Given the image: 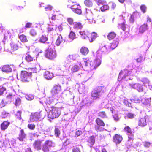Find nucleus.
<instances>
[{"label": "nucleus", "instance_id": "1", "mask_svg": "<svg viewBox=\"0 0 152 152\" xmlns=\"http://www.w3.org/2000/svg\"><path fill=\"white\" fill-rule=\"evenodd\" d=\"M61 107H58L57 105L54 106V107H52L49 111L48 115L50 118L53 119L58 117L61 114Z\"/></svg>", "mask_w": 152, "mask_h": 152}, {"label": "nucleus", "instance_id": "2", "mask_svg": "<svg viewBox=\"0 0 152 152\" xmlns=\"http://www.w3.org/2000/svg\"><path fill=\"white\" fill-rule=\"evenodd\" d=\"M31 72L22 71L19 76L17 75V77L18 79L20 80L22 82H28L31 78Z\"/></svg>", "mask_w": 152, "mask_h": 152}, {"label": "nucleus", "instance_id": "3", "mask_svg": "<svg viewBox=\"0 0 152 152\" xmlns=\"http://www.w3.org/2000/svg\"><path fill=\"white\" fill-rule=\"evenodd\" d=\"M57 56L56 51L52 48H49L46 51L45 56L49 59L53 60Z\"/></svg>", "mask_w": 152, "mask_h": 152}, {"label": "nucleus", "instance_id": "4", "mask_svg": "<svg viewBox=\"0 0 152 152\" xmlns=\"http://www.w3.org/2000/svg\"><path fill=\"white\" fill-rule=\"evenodd\" d=\"M53 142L52 141L49 140H46L42 147V150L43 152H49L50 147L53 146Z\"/></svg>", "mask_w": 152, "mask_h": 152}, {"label": "nucleus", "instance_id": "5", "mask_svg": "<svg viewBox=\"0 0 152 152\" xmlns=\"http://www.w3.org/2000/svg\"><path fill=\"white\" fill-rule=\"evenodd\" d=\"M46 106L45 108L47 110H50V109L52 108V107H54L53 105L55 104L56 105H57V104L55 103L54 102L53 99L50 98H48L45 101Z\"/></svg>", "mask_w": 152, "mask_h": 152}, {"label": "nucleus", "instance_id": "6", "mask_svg": "<svg viewBox=\"0 0 152 152\" xmlns=\"http://www.w3.org/2000/svg\"><path fill=\"white\" fill-rule=\"evenodd\" d=\"M41 115L39 112L31 113V115L30 120L31 122H34L38 120L41 118Z\"/></svg>", "mask_w": 152, "mask_h": 152}, {"label": "nucleus", "instance_id": "7", "mask_svg": "<svg viewBox=\"0 0 152 152\" xmlns=\"http://www.w3.org/2000/svg\"><path fill=\"white\" fill-rule=\"evenodd\" d=\"M70 8L72 11L76 14L80 15L82 13L81 7L79 4H75L72 5Z\"/></svg>", "mask_w": 152, "mask_h": 152}, {"label": "nucleus", "instance_id": "8", "mask_svg": "<svg viewBox=\"0 0 152 152\" xmlns=\"http://www.w3.org/2000/svg\"><path fill=\"white\" fill-rule=\"evenodd\" d=\"M123 140L122 136L119 134H115L113 137V141L116 144H120Z\"/></svg>", "mask_w": 152, "mask_h": 152}, {"label": "nucleus", "instance_id": "9", "mask_svg": "<svg viewBox=\"0 0 152 152\" xmlns=\"http://www.w3.org/2000/svg\"><path fill=\"white\" fill-rule=\"evenodd\" d=\"M129 71L127 69H124L121 71L120 72L118 79L120 78L121 80L125 79L126 77H129Z\"/></svg>", "mask_w": 152, "mask_h": 152}, {"label": "nucleus", "instance_id": "10", "mask_svg": "<svg viewBox=\"0 0 152 152\" xmlns=\"http://www.w3.org/2000/svg\"><path fill=\"white\" fill-rule=\"evenodd\" d=\"M61 90V87L59 84L55 85L51 91V94L53 95L59 93Z\"/></svg>", "mask_w": 152, "mask_h": 152}, {"label": "nucleus", "instance_id": "11", "mask_svg": "<svg viewBox=\"0 0 152 152\" xmlns=\"http://www.w3.org/2000/svg\"><path fill=\"white\" fill-rule=\"evenodd\" d=\"M95 121L98 126L95 127V129L96 130L100 129V127H104L105 126V124L103 121L99 118H96Z\"/></svg>", "mask_w": 152, "mask_h": 152}, {"label": "nucleus", "instance_id": "12", "mask_svg": "<svg viewBox=\"0 0 152 152\" xmlns=\"http://www.w3.org/2000/svg\"><path fill=\"white\" fill-rule=\"evenodd\" d=\"M42 143V141L40 140H35L33 144L34 148L37 150H41Z\"/></svg>", "mask_w": 152, "mask_h": 152}, {"label": "nucleus", "instance_id": "13", "mask_svg": "<svg viewBox=\"0 0 152 152\" xmlns=\"http://www.w3.org/2000/svg\"><path fill=\"white\" fill-rule=\"evenodd\" d=\"M101 60L99 59H96L92 61L91 68L93 69H96L101 64Z\"/></svg>", "mask_w": 152, "mask_h": 152}, {"label": "nucleus", "instance_id": "14", "mask_svg": "<svg viewBox=\"0 0 152 152\" xmlns=\"http://www.w3.org/2000/svg\"><path fill=\"white\" fill-rule=\"evenodd\" d=\"M87 37H88L90 42H91L95 40L97 37V34L96 33L93 32L87 34Z\"/></svg>", "mask_w": 152, "mask_h": 152}, {"label": "nucleus", "instance_id": "15", "mask_svg": "<svg viewBox=\"0 0 152 152\" xmlns=\"http://www.w3.org/2000/svg\"><path fill=\"white\" fill-rule=\"evenodd\" d=\"M107 51L106 48L105 46H103L102 47L99 48L98 50L96 52L97 56H100L105 53Z\"/></svg>", "mask_w": 152, "mask_h": 152}, {"label": "nucleus", "instance_id": "16", "mask_svg": "<svg viewBox=\"0 0 152 152\" xmlns=\"http://www.w3.org/2000/svg\"><path fill=\"white\" fill-rule=\"evenodd\" d=\"M44 76L46 79L51 80L53 77V74L52 72L47 71L45 72Z\"/></svg>", "mask_w": 152, "mask_h": 152}, {"label": "nucleus", "instance_id": "17", "mask_svg": "<svg viewBox=\"0 0 152 152\" xmlns=\"http://www.w3.org/2000/svg\"><path fill=\"white\" fill-rule=\"evenodd\" d=\"M11 67L9 65H6L2 66L1 70L4 72L6 73L11 72L12 71Z\"/></svg>", "mask_w": 152, "mask_h": 152}, {"label": "nucleus", "instance_id": "18", "mask_svg": "<svg viewBox=\"0 0 152 152\" xmlns=\"http://www.w3.org/2000/svg\"><path fill=\"white\" fill-rule=\"evenodd\" d=\"M10 124V122L8 121H4L1 125V130L4 131L8 127Z\"/></svg>", "mask_w": 152, "mask_h": 152}, {"label": "nucleus", "instance_id": "19", "mask_svg": "<svg viewBox=\"0 0 152 152\" xmlns=\"http://www.w3.org/2000/svg\"><path fill=\"white\" fill-rule=\"evenodd\" d=\"M95 141V136L94 135H92L90 136L87 140L89 145L91 146H92L94 144Z\"/></svg>", "mask_w": 152, "mask_h": 152}, {"label": "nucleus", "instance_id": "20", "mask_svg": "<svg viewBox=\"0 0 152 152\" xmlns=\"http://www.w3.org/2000/svg\"><path fill=\"white\" fill-rule=\"evenodd\" d=\"M141 100V98L138 96L135 95L133 96L131 98L132 101L135 103H139Z\"/></svg>", "mask_w": 152, "mask_h": 152}, {"label": "nucleus", "instance_id": "21", "mask_svg": "<svg viewBox=\"0 0 152 152\" xmlns=\"http://www.w3.org/2000/svg\"><path fill=\"white\" fill-rule=\"evenodd\" d=\"M80 52L82 55L86 56L88 53L89 50L87 47L83 46L80 48Z\"/></svg>", "mask_w": 152, "mask_h": 152}, {"label": "nucleus", "instance_id": "22", "mask_svg": "<svg viewBox=\"0 0 152 152\" xmlns=\"http://www.w3.org/2000/svg\"><path fill=\"white\" fill-rule=\"evenodd\" d=\"M48 37L45 34H43L39 38L38 41L39 42L43 43H45L48 40Z\"/></svg>", "mask_w": 152, "mask_h": 152}, {"label": "nucleus", "instance_id": "23", "mask_svg": "<svg viewBox=\"0 0 152 152\" xmlns=\"http://www.w3.org/2000/svg\"><path fill=\"white\" fill-rule=\"evenodd\" d=\"M26 136V134L25 133L24 130L22 129L20 131L18 139L20 141H23V139L25 138Z\"/></svg>", "mask_w": 152, "mask_h": 152}, {"label": "nucleus", "instance_id": "24", "mask_svg": "<svg viewBox=\"0 0 152 152\" xmlns=\"http://www.w3.org/2000/svg\"><path fill=\"white\" fill-rule=\"evenodd\" d=\"M124 130L125 132L128 133L129 134L133 135L134 129H132L129 126H125L124 128Z\"/></svg>", "mask_w": 152, "mask_h": 152}, {"label": "nucleus", "instance_id": "25", "mask_svg": "<svg viewBox=\"0 0 152 152\" xmlns=\"http://www.w3.org/2000/svg\"><path fill=\"white\" fill-rule=\"evenodd\" d=\"M132 87L137 90L139 92L142 91L143 90L142 86L138 83H136L132 85Z\"/></svg>", "mask_w": 152, "mask_h": 152}, {"label": "nucleus", "instance_id": "26", "mask_svg": "<svg viewBox=\"0 0 152 152\" xmlns=\"http://www.w3.org/2000/svg\"><path fill=\"white\" fill-rule=\"evenodd\" d=\"M83 26L80 22H75L73 23V28L75 29H80L82 28Z\"/></svg>", "mask_w": 152, "mask_h": 152}, {"label": "nucleus", "instance_id": "27", "mask_svg": "<svg viewBox=\"0 0 152 152\" xmlns=\"http://www.w3.org/2000/svg\"><path fill=\"white\" fill-rule=\"evenodd\" d=\"M148 28V25L147 24H144L142 25L139 28L140 33H143Z\"/></svg>", "mask_w": 152, "mask_h": 152}, {"label": "nucleus", "instance_id": "28", "mask_svg": "<svg viewBox=\"0 0 152 152\" xmlns=\"http://www.w3.org/2000/svg\"><path fill=\"white\" fill-rule=\"evenodd\" d=\"M116 34L114 31H111L109 32L107 35V38L109 40L113 39L116 37Z\"/></svg>", "mask_w": 152, "mask_h": 152}, {"label": "nucleus", "instance_id": "29", "mask_svg": "<svg viewBox=\"0 0 152 152\" xmlns=\"http://www.w3.org/2000/svg\"><path fill=\"white\" fill-rule=\"evenodd\" d=\"M34 57L28 53H26V55L25 57V60L28 62H31L34 60Z\"/></svg>", "mask_w": 152, "mask_h": 152}, {"label": "nucleus", "instance_id": "30", "mask_svg": "<svg viewBox=\"0 0 152 152\" xmlns=\"http://www.w3.org/2000/svg\"><path fill=\"white\" fill-rule=\"evenodd\" d=\"M91 96L92 97L95 99L99 98L100 96V94L96 89L92 91L91 93Z\"/></svg>", "mask_w": 152, "mask_h": 152}, {"label": "nucleus", "instance_id": "31", "mask_svg": "<svg viewBox=\"0 0 152 152\" xmlns=\"http://www.w3.org/2000/svg\"><path fill=\"white\" fill-rule=\"evenodd\" d=\"M18 38L20 41L23 43H25L28 42L26 36L24 34L19 35Z\"/></svg>", "mask_w": 152, "mask_h": 152}, {"label": "nucleus", "instance_id": "32", "mask_svg": "<svg viewBox=\"0 0 152 152\" xmlns=\"http://www.w3.org/2000/svg\"><path fill=\"white\" fill-rule=\"evenodd\" d=\"M11 49L13 51L16 50L18 48V47L17 43L14 42H11L10 43Z\"/></svg>", "mask_w": 152, "mask_h": 152}, {"label": "nucleus", "instance_id": "33", "mask_svg": "<svg viewBox=\"0 0 152 152\" xmlns=\"http://www.w3.org/2000/svg\"><path fill=\"white\" fill-rule=\"evenodd\" d=\"M146 122L145 118H142L140 119L138 122V125L143 127L146 125Z\"/></svg>", "mask_w": 152, "mask_h": 152}, {"label": "nucleus", "instance_id": "34", "mask_svg": "<svg viewBox=\"0 0 152 152\" xmlns=\"http://www.w3.org/2000/svg\"><path fill=\"white\" fill-rule=\"evenodd\" d=\"M102 6L100 7V9L102 12H104L109 10L110 7L109 5L106 4H104L102 5Z\"/></svg>", "mask_w": 152, "mask_h": 152}, {"label": "nucleus", "instance_id": "35", "mask_svg": "<svg viewBox=\"0 0 152 152\" xmlns=\"http://www.w3.org/2000/svg\"><path fill=\"white\" fill-rule=\"evenodd\" d=\"M118 44V41L114 40L111 43L110 46V48L112 49H113L116 48Z\"/></svg>", "mask_w": 152, "mask_h": 152}, {"label": "nucleus", "instance_id": "36", "mask_svg": "<svg viewBox=\"0 0 152 152\" xmlns=\"http://www.w3.org/2000/svg\"><path fill=\"white\" fill-rule=\"evenodd\" d=\"M96 89L100 94V93H104L106 91V88L104 86H99Z\"/></svg>", "mask_w": 152, "mask_h": 152}, {"label": "nucleus", "instance_id": "37", "mask_svg": "<svg viewBox=\"0 0 152 152\" xmlns=\"http://www.w3.org/2000/svg\"><path fill=\"white\" fill-rule=\"evenodd\" d=\"M80 67L77 65H74L71 68V70L72 72H74L79 70Z\"/></svg>", "mask_w": 152, "mask_h": 152}, {"label": "nucleus", "instance_id": "38", "mask_svg": "<svg viewBox=\"0 0 152 152\" xmlns=\"http://www.w3.org/2000/svg\"><path fill=\"white\" fill-rule=\"evenodd\" d=\"M85 5L88 7H91L92 6L93 4L91 0H85L84 1Z\"/></svg>", "mask_w": 152, "mask_h": 152}, {"label": "nucleus", "instance_id": "39", "mask_svg": "<svg viewBox=\"0 0 152 152\" xmlns=\"http://www.w3.org/2000/svg\"><path fill=\"white\" fill-rule=\"evenodd\" d=\"M62 42V37L61 35L58 37L56 42V45L58 46Z\"/></svg>", "mask_w": 152, "mask_h": 152}, {"label": "nucleus", "instance_id": "40", "mask_svg": "<svg viewBox=\"0 0 152 152\" xmlns=\"http://www.w3.org/2000/svg\"><path fill=\"white\" fill-rule=\"evenodd\" d=\"M151 143L148 141H145L143 142V146L146 148H149L151 145Z\"/></svg>", "mask_w": 152, "mask_h": 152}, {"label": "nucleus", "instance_id": "41", "mask_svg": "<svg viewBox=\"0 0 152 152\" xmlns=\"http://www.w3.org/2000/svg\"><path fill=\"white\" fill-rule=\"evenodd\" d=\"M85 65L86 66L90 67L91 68V65L92 64V61L90 59H88L86 61H84Z\"/></svg>", "mask_w": 152, "mask_h": 152}, {"label": "nucleus", "instance_id": "42", "mask_svg": "<svg viewBox=\"0 0 152 152\" xmlns=\"http://www.w3.org/2000/svg\"><path fill=\"white\" fill-rule=\"evenodd\" d=\"M75 33L72 31L70 32L69 35V38L72 40H74L75 38Z\"/></svg>", "mask_w": 152, "mask_h": 152}, {"label": "nucleus", "instance_id": "43", "mask_svg": "<svg viewBox=\"0 0 152 152\" xmlns=\"http://www.w3.org/2000/svg\"><path fill=\"white\" fill-rule=\"evenodd\" d=\"M15 96L13 95L11 93H9L7 96L6 97L8 99H10V101H13L14 100Z\"/></svg>", "mask_w": 152, "mask_h": 152}, {"label": "nucleus", "instance_id": "44", "mask_svg": "<svg viewBox=\"0 0 152 152\" xmlns=\"http://www.w3.org/2000/svg\"><path fill=\"white\" fill-rule=\"evenodd\" d=\"M9 113L4 111L2 112L1 117L2 118L5 119L8 116Z\"/></svg>", "mask_w": 152, "mask_h": 152}, {"label": "nucleus", "instance_id": "45", "mask_svg": "<svg viewBox=\"0 0 152 152\" xmlns=\"http://www.w3.org/2000/svg\"><path fill=\"white\" fill-rule=\"evenodd\" d=\"M21 111H18L15 115V118L19 120H21Z\"/></svg>", "mask_w": 152, "mask_h": 152}, {"label": "nucleus", "instance_id": "46", "mask_svg": "<svg viewBox=\"0 0 152 152\" xmlns=\"http://www.w3.org/2000/svg\"><path fill=\"white\" fill-rule=\"evenodd\" d=\"M98 116L102 118H104L107 117L106 114L104 111H101L98 113Z\"/></svg>", "mask_w": 152, "mask_h": 152}, {"label": "nucleus", "instance_id": "47", "mask_svg": "<svg viewBox=\"0 0 152 152\" xmlns=\"http://www.w3.org/2000/svg\"><path fill=\"white\" fill-rule=\"evenodd\" d=\"M21 103V99L19 98H18L16 99L15 103V105L16 106L19 105Z\"/></svg>", "mask_w": 152, "mask_h": 152}, {"label": "nucleus", "instance_id": "48", "mask_svg": "<svg viewBox=\"0 0 152 152\" xmlns=\"http://www.w3.org/2000/svg\"><path fill=\"white\" fill-rule=\"evenodd\" d=\"M66 21L70 25H73V23H74V22L73 19L71 18H68L67 19Z\"/></svg>", "mask_w": 152, "mask_h": 152}, {"label": "nucleus", "instance_id": "49", "mask_svg": "<svg viewBox=\"0 0 152 152\" xmlns=\"http://www.w3.org/2000/svg\"><path fill=\"white\" fill-rule=\"evenodd\" d=\"M80 35L83 38L85 39L86 37H87V35L86 33L84 31H80L79 32Z\"/></svg>", "mask_w": 152, "mask_h": 152}, {"label": "nucleus", "instance_id": "50", "mask_svg": "<svg viewBox=\"0 0 152 152\" xmlns=\"http://www.w3.org/2000/svg\"><path fill=\"white\" fill-rule=\"evenodd\" d=\"M55 134L56 137H59L60 134V132L59 129L57 128H56L54 130Z\"/></svg>", "mask_w": 152, "mask_h": 152}, {"label": "nucleus", "instance_id": "51", "mask_svg": "<svg viewBox=\"0 0 152 152\" xmlns=\"http://www.w3.org/2000/svg\"><path fill=\"white\" fill-rule=\"evenodd\" d=\"M126 116L129 118L132 119L135 116L134 114L131 113H128L127 114Z\"/></svg>", "mask_w": 152, "mask_h": 152}, {"label": "nucleus", "instance_id": "52", "mask_svg": "<svg viewBox=\"0 0 152 152\" xmlns=\"http://www.w3.org/2000/svg\"><path fill=\"white\" fill-rule=\"evenodd\" d=\"M72 152H81L80 148L77 146L73 147Z\"/></svg>", "mask_w": 152, "mask_h": 152}, {"label": "nucleus", "instance_id": "53", "mask_svg": "<svg viewBox=\"0 0 152 152\" xmlns=\"http://www.w3.org/2000/svg\"><path fill=\"white\" fill-rule=\"evenodd\" d=\"M52 7L50 5H48L46 6L45 7V10L46 11H50L52 9Z\"/></svg>", "mask_w": 152, "mask_h": 152}, {"label": "nucleus", "instance_id": "54", "mask_svg": "<svg viewBox=\"0 0 152 152\" xmlns=\"http://www.w3.org/2000/svg\"><path fill=\"white\" fill-rule=\"evenodd\" d=\"M6 90V88L5 87L1 86L0 87V95H2L4 93V92Z\"/></svg>", "mask_w": 152, "mask_h": 152}, {"label": "nucleus", "instance_id": "55", "mask_svg": "<svg viewBox=\"0 0 152 152\" xmlns=\"http://www.w3.org/2000/svg\"><path fill=\"white\" fill-rule=\"evenodd\" d=\"M30 34L32 36H34L37 34V32L36 31L33 29H31L30 31Z\"/></svg>", "mask_w": 152, "mask_h": 152}, {"label": "nucleus", "instance_id": "56", "mask_svg": "<svg viewBox=\"0 0 152 152\" xmlns=\"http://www.w3.org/2000/svg\"><path fill=\"white\" fill-rule=\"evenodd\" d=\"M27 127L30 129L34 130L35 127V126L34 124H28L27 125Z\"/></svg>", "mask_w": 152, "mask_h": 152}, {"label": "nucleus", "instance_id": "57", "mask_svg": "<svg viewBox=\"0 0 152 152\" xmlns=\"http://www.w3.org/2000/svg\"><path fill=\"white\" fill-rule=\"evenodd\" d=\"M140 8L141 10L143 13H145L146 11V7L144 5H142L141 6Z\"/></svg>", "mask_w": 152, "mask_h": 152}, {"label": "nucleus", "instance_id": "58", "mask_svg": "<svg viewBox=\"0 0 152 152\" xmlns=\"http://www.w3.org/2000/svg\"><path fill=\"white\" fill-rule=\"evenodd\" d=\"M121 29L124 31L126 30L125 24L124 22H123L120 24Z\"/></svg>", "mask_w": 152, "mask_h": 152}, {"label": "nucleus", "instance_id": "59", "mask_svg": "<svg viewBox=\"0 0 152 152\" xmlns=\"http://www.w3.org/2000/svg\"><path fill=\"white\" fill-rule=\"evenodd\" d=\"M96 3H97L98 5H102L104 4H105L106 1H103L102 0H99Z\"/></svg>", "mask_w": 152, "mask_h": 152}, {"label": "nucleus", "instance_id": "60", "mask_svg": "<svg viewBox=\"0 0 152 152\" xmlns=\"http://www.w3.org/2000/svg\"><path fill=\"white\" fill-rule=\"evenodd\" d=\"M82 134V132L81 131L78 130L76 132L75 136L78 137Z\"/></svg>", "mask_w": 152, "mask_h": 152}, {"label": "nucleus", "instance_id": "61", "mask_svg": "<svg viewBox=\"0 0 152 152\" xmlns=\"http://www.w3.org/2000/svg\"><path fill=\"white\" fill-rule=\"evenodd\" d=\"M32 25V23L30 22H28L26 24L25 27H26V28H30L31 27Z\"/></svg>", "mask_w": 152, "mask_h": 152}, {"label": "nucleus", "instance_id": "62", "mask_svg": "<svg viewBox=\"0 0 152 152\" xmlns=\"http://www.w3.org/2000/svg\"><path fill=\"white\" fill-rule=\"evenodd\" d=\"M135 13V12H134V14L133 15H131V16H130V18L129 19V20H130V21L132 22H134V15Z\"/></svg>", "mask_w": 152, "mask_h": 152}, {"label": "nucleus", "instance_id": "63", "mask_svg": "<svg viewBox=\"0 0 152 152\" xmlns=\"http://www.w3.org/2000/svg\"><path fill=\"white\" fill-rule=\"evenodd\" d=\"M113 117L114 119L116 121H118L119 119V117L117 114H115L113 115Z\"/></svg>", "mask_w": 152, "mask_h": 152}, {"label": "nucleus", "instance_id": "64", "mask_svg": "<svg viewBox=\"0 0 152 152\" xmlns=\"http://www.w3.org/2000/svg\"><path fill=\"white\" fill-rule=\"evenodd\" d=\"M142 60V57L141 56L139 57V58L136 59V61L137 62H141Z\"/></svg>", "mask_w": 152, "mask_h": 152}]
</instances>
